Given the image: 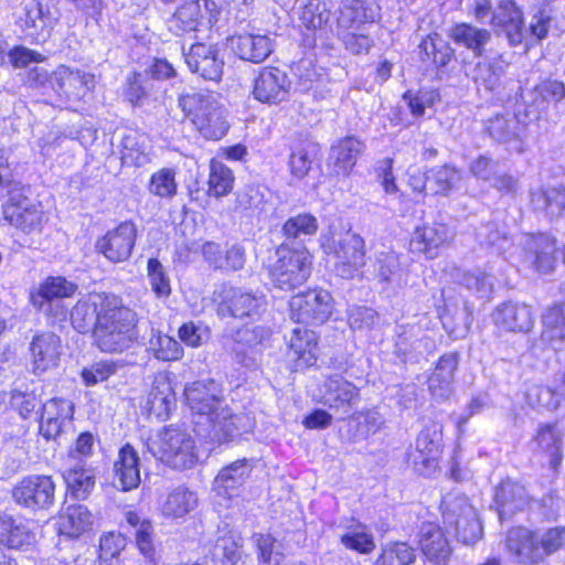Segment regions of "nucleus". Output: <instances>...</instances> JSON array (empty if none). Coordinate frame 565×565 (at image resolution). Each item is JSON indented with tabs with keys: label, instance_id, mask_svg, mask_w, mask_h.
Segmentation results:
<instances>
[{
	"label": "nucleus",
	"instance_id": "1",
	"mask_svg": "<svg viewBox=\"0 0 565 565\" xmlns=\"http://www.w3.org/2000/svg\"><path fill=\"white\" fill-rule=\"evenodd\" d=\"M22 192L23 186L13 180L7 159L0 156V195L9 196L3 206L4 220L24 233H40L46 222L42 205L30 201Z\"/></svg>",
	"mask_w": 565,
	"mask_h": 565
},
{
	"label": "nucleus",
	"instance_id": "2",
	"mask_svg": "<svg viewBox=\"0 0 565 565\" xmlns=\"http://www.w3.org/2000/svg\"><path fill=\"white\" fill-rule=\"evenodd\" d=\"M111 310L102 315L99 324L94 329V339L98 349L106 353H120L132 347L138 338L136 315L116 297Z\"/></svg>",
	"mask_w": 565,
	"mask_h": 565
},
{
	"label": "nucleus",
	"instance_id": "3",
	"mask_svg": "<svg viewBox=\"0 0 565 565\" xmlns=\"http://www.w3.org/2000/svg\"><path fill=\"white\" fill-rule=\"evenodd\" d=\"M179 107L191 120L198 132L207 140H220L228 131L226 109L210 92L181 95Z\"/></svg>",
	"mask_w": 565,
	"mask_h": 565
},
{
	"label": "nucleus",
	"instance_id": "4",
	"mask_svg": "<svg viewBox=\"0 0 565 565\" xmlns=\"http://www.w3.org/2000/svg\"><path fill=\"white\" fill-rule=\"evenodd\" d=\"M505 546L518 563H537L544 555L565 547V529L547 530L540 539L526 527H514L508 532Z\"/></svg>",
	"mask_w": 565,
	"mask_h": 565
},
{
	"label": "nucleus",
	"instance_id": "5",
	"mask_svg": "<svg viewBox=\"0 0 565 565\" xmlns=\"http://www.w3.org/2000/svg\"><path fill=\"white\" fill-rule=\"evenodd\" d=\"M146 447L157 460L174 469L191 468L198 459L192 436L172 426L150 437Z\"/></svg>",
	"mask_w": 565,
	"mask_h": 565
},
{
	"label": "nucleus",
	"instance_id": "6",
	"mask_svg": "<svg viewBox=\"0 0 565 565\" xmlns=\"http://www.w3.org/2000/svg\"><path fill=\"white\" fill-rule=\"evenodd\" d=\"M276 255L277 260L269 268V278L276 288L290 291L307 281L311 275L312 256L306 247L281 244Z\"/></svg>",
	"mask_w": 565,
	"mask_h": 565
},
{
	"label": "nucleus",
	"instance_id": "7",
	"mask_svg": "<svg viewBox=\"0 0 565 565\" xmlns=\"http://www.w3.org/2000/svg\"><path fill=\"white\" fill-rule=\"evenodd\" d=\"M444 523L459 541L472 544L481 537L482 526L476 508L461 493H448L441 502Z\"/></svg>",
	"mask_w": 565,
	"mask_h": 565
},
{
	"label": "nucleus",
	"instance_id": "8",
	"mask_svg": "<svg viewBox=\"0 0 565 565\" xmlns=\"http://www.w3.org/2000/svg\"><path fill=\"white\" fill-rule=\"evenodd\" d=\"M321 246L334 256V271L341 278H354L365 264V243L359 234L348 231L338 237L322 236Z\"/></svg>",
	"mask_w": 565,
	"mask_h": 565
},
{
	"label": "nucleus",
	"instance_id": "9",
	"mask_svg": "<svg viewBox=\"0 0 565 565\" xmlns=\"http://www.w3.org/2000/svg\"><path fill=\"white\" fill-rule=\"evenodd\" d=\"M298 20L305 33L302 43L306 47H320L330 51L334 47L333 30L329 24L330 11L321 0H298Z\"/></svg>",
	"mask_w": 565,
	"mask_h": 565
},
{
	"label": "nucleus",
	"instance_id": "10",
	"mask_svg": "<svg viewBox=\"0 0 565 565\" xmlns=\"http://www.w3.org/2000/svg\"><path fill=\"white\" fill-rule=\"evenodd\" d=\"M216 21V4L212 0H196L180 6L168 20V29L175 36L209 30Z\"/></svg>",
	"mask_w": 565,
	"mask_h": 565
},
{
	"label": "nucleus",
	"instance_id": "11",
	"mask_svg": "<svg viewBox=\"0 0 565 565\" xmlns=\"http://www.w3.org/2000/svg\"><path fill=\"white\" fill-rule=\"evenodd\" d=\"M290 317L298 323L322 324L332 313V296L323 289L295 295L289 302Z\"/></svg>",
	"mask_w": 565,
	"mask_h": 565
},
{
	"label": "nucleus",
	"instance_id": "12",
	"mask_svg": "<svg viewBox=\"0 0 565 565\" xmlns=\"http://www.w3.org/2000/svg\"><path fill=\"white\" fill-rule=\"evenodd\" d=\"M55 489L56 484L51 476L30 475L14 486L12 497L23 508L33 511L47 510L54 504Z\"/></svg>",
	"mask_w": 565,
	"mask_h": 565
},
{
	"label": "nucleus",
	"instance_id": "13",
	"mask_svg": "<svg viewBox=\"0 0 565 565\" xmlns=\"http://www.w3.org/2000/svg\"><path fill=\"white\" fill-rule=\"evenodd\" d=\"M186 403L198 415L206 416L209 422L225 407L222 388L214 380L196 381L184 390Z\"/></svg>",
	"mask_w": 565,
	"mask_h": 565
},
{
	"label": "nucleus",
	"instance_id": "14",
	"mask_svg": "<svg viewBox=\"0 0 565 565\" xmlns=\"http://www.w3.org/2000/svg\"><path fill=\"white\" fill-rule=\"evenodd\" d=\"M440 426L431 422L420 430L416 439V448L409 454L414 469L420 475H429L437 468L441 441Z\"/></svg>",
	"mask_w": 565,
	"mask_h": 565
},
{
	"label": "nucleus",
	"instance_id": "15",
	"mask_svg": "<svg viewBox=\"0 0 565 565\" xmlns=\"http://www.w3.org/2000/svg\"><path fill=\"white\" fill-rule=\"evenodd\" d=\"M137 228L131 222H122L97 239L96 249L111 263L126 262L134 249Z\"/></svg>",
	"mask_w": 565,
	"mask_h": 565
},
{
	"label": "nucleus",
	"instance_id": "16",
	"mask_svg": "<svg viewBox=\"0 0 565 565\" xmlns=\"http://www.w3.org/2000/svg\"><path fill=\"white\" fill-rule=\"evenodd\" d=\"M117 296L105 292H93L79 299L71 311L73 327L81 333L96 329L102 315L111 310L110 306Z\"/></svg>",
	"mask_w": 565,
	"mask_h": 565
},
{
	"label": "nucleus",
	"instance_id": "17",
	"mask_svg": "<svg viewBox=\"0 0 565 565\" xmlns=\"http://www.w3.org/2000/svg\"><path fill=\"white\" fill-rule=\"evenodd\" d=\"M52 90L66 100H81L96 85L95 75L81 70L58 66L52 73Z\"/></svg>",
	"mask_w": 565,
	"mask_h": 565
},
{
	"label": "nucleus",
	"instance_id": "18",
	"mask_svg": "<svg viewBox=\"0 0 565 565\" xmlns=\"http://www.w3.org/2000/svg\"><path fill=\"white\" fill-rule=\"evenodd\" d=\"M498 34L507 38L511 46L522 43L525 33L523 12L513 0H500L490 19Z\"/></svg>",
	"mask_w": 565,
	"mask_h": 565
},
{
	"label": "nucleus",
	"instance_id": "19",
	"mask_svg": "<svg viewBox=\"0 0 565 565\" xmlns=\"http://www.w3.org/2000/svg\"><path fill=\"white\" fill-rule=\"evenodd\" d=\"M218 315L234 318H254L265 306L263 296L243 291L239 288L224 287L220 294Z\"/></svg>",
	"mask_w": 565,
	"mask_h": 565
},
{
	"label": "nucleus",
	"instance_id": "20",
	"mask_svg": "<svg viewBox=\"0 0 565 565\" xmlns=\"http://www.w3.org/2000/svg\"><path fill=\"white\" fill-rule=\"evenodd\" d=\"M290 81L277 67H264L254 79L253 96L267 104H279L288 97Z\"/></svg>",
	"mask_w": 565,
	"mask_h": 565
},
{
	"label": "nucleus",
	"instance_id": "21",
	"mask_svg": "<svg viewBox=\"0 0 565 565\" xmlns=\"http://www.w3.org/2000/svg\"><path fill=\"white\" fill-rule=\"evenodd\" d=\"M322 403L334 412L347 415L360 402V390L340 375H332L324 381Z\"/></svg>",
	"mask_w": 565,
	"mask_h": 565
},
{
	"label": "nucleus",
	"instance_id": "22",
	"mask_svg": "<svg viewBox=\"0 0 565 565\" xmlns=\"http://www.w3.org/2000/svg\"><path fill=\"white\" fill-rule=\"evenodd\" d=\"M185 63L192 73L209 81H220L224 62L213 45L204 43L192 44L189 52L183 53Z\"/></svg>",
	"mask_w": 565,
	"mask_h": 565
},
{
	"label": "nucleus",
	"instance_id": "23",
	"mask_svg": "<svg viewBox=\"0 0 565 565\" xmlns=\"http://www.w3.org/2000/svg\"><path fill=\"white\" fill-rule=\"evenodd\" d=\"M74 405L66 398H51L42 406L40 433L46 439H55L71 423Z\"/></svg>",
	"mask_w": 565,
	"mask_h": 565
},
{
	"label": "nucleus",
	"instance_id": "24",
	"mask_svg": "<svg viewBox=\"0 0 565 565\" xmlns=\"http://www.w3.org/2000/svg\"><path fill=\"white\" fill-rule=\"evenodd\" d=\"M254 466L253 459L243 458L222 468L213 482L216 494L228 499L236 497L249 478Z\"/></svg>",
	"mask_w": 565,
	"mask_h": 565
},
{
	"label": "nucleus",
	"instance_id": "25",
	"mask_svg": "<svg viewBox=\"0 0 565 565\" xmlns=\"http://www.w3.org/2000/svg\"><path fill=\"white\" fill-rule=\"evenodd\" d=\"M452 238L450 228L444 223H431L417 226L409 242L411 250L435 257L437 249Z\"/></svg>",
	"mask_w": 565,
	"mask_h": 565
},
{
	"label": "nucleus",
	"instance_id": "26",
	"mask_svg": "<svg viewBox=\"0 0 565 565\" xmlns=\"http://www.w3.org/2000/svg\"><path fill=\"white\" fill-rule=\"evenodd\" d=\"M210 422L212 438L217 443L233 440L254 427L253 418L248 414H233L226 406Z\"/></svg>",
	"mask_w": 565,
	"mask_h": 565
},
{
	"label": "nucleus",
	"instance_id": "27",
	"mask_svg": "<svg viewBox=\"0 0 565 565\" xmlns=\"http://www.w3.org/2000/svg\"><path fill=\"white\" fill-rule=\"evenodd\" d=\"M31 361L35 373H43L57 366L61 356V340L52 332H43L30 344Z\"/></svg>",
	"mask_w": 565,
	"mask_h": 565
},
{
	"label": "nucleus",
	"instance_id": "28",
	"mask_svg": "<svg viewBox=\"0 0 565 565\" xmlns=\"http://www.w3.org/2000/svg\"><path fill=\"white\" fill-rule=\"evenodd\" d=\"M493 321L505 331L526 333L533 328L534 313L530 306L510 301L497 308Z\"/></svg>",
	"mask_w": 565,
	"mask_h": 565
},
{
	"label": "nucleus",
	"instance_id": "29",
	"mask_svg": "<svg viewBox=\"0 0 565 565\" xmlns=\"http://www.w3.org/2000/svg\"><path fill=\"white\" fill-rule=\"evenodd\" d=\"M377 14L379 8L367 0H342L337 17V29L359 30L364 24L373 23Z\"/></svg>",
	"mask_w": 565,
	"mask_h": 565
},
{
	"label": "nucleus",
	"instance_id": "30",
	"mask_svg": "<svg viewBox=\"0 0 565 565\" xmlns=\"http://www.w3.org/2000/svg\"><path fill=\"white\" fill-rule=\"evenodd\" d=\"M418 537L420 548L429 562L437 564L447 562L451 548L438 524L423 522L419 527Z\"/></svg>",
	"mask_w": 565,
	"mask_h": 565
},
{
	"label": "nucleus",
	"instance_id": "31",
	"mask_svg": "<svg viewBox=\"0 0 565 565\" xmlns=\"http://www.w3.org/2000/svg\"><path fill=\"white\" fill-rule=\"evenodd\" d=\"M175 405V394L170 380L166 374L156 375L145 407L157 418L166 420Z\"/></svg>",
	"mask_w": 565,
	"mask_h": 565
},
{
	"label": "nucleus",
	"instance_id": "32",
	"mask_svg": "<svg viewBox=\"0 0 565 565\" xmlns=\"http://www.w3.org/2000/svg\"><path fill=\"white\" fill-rule=\"evenodd\" d=\"M529 503L525 488L510 479L502 481L494 492V504L501 520L522 511Z\"/></svg>",
	"mask_w": 565,
	"mask_h": 565
},
{
	"label": "nucleus",
	"instance_id": "33",
	"mask_svg": "<svg viewBox=\"0 0 565 565\" xmlns=\"http://www.w3.org/2000/svg\"><path fill=\"white\" fill-rule=\"evenodd\" d=\"M63 478L66 483L67 492L76 500H86L96 483V476L93 468L87 466L82 459L70 462L68 467L63 472Z\"/></svg>",
	"mask_w": 565,
	"mask_h": 565
},
{
	"label": "nucleus",
	"instance_id": "34",
	"mask_svg": "<svg viewBox=\"0 0 565 565\" xmlns=\"http://www.w3.org/2000/svg\"><path fill=\"white\" fill-rule=\"evenodd\" d=\"M526 256L539 274H551L555 268V239L546 234L531 236L526 243Z\"/></svg>",
	"mask_w": 565,
	"mask_h": 565
},
{
	"label": "nucleus",
	"instance_id": "35",
	"mask_svg": "<svg viewBox=\"0 0 565 565\" xmlns=\"http://www.w3.org/2000/svg\"><path fill=\"white\" fill-rule=\"evenodd\" d=\"M364 150V143L353 136L339 140L330 150V163L338 175H349Z\"/></svg>",
	"mask_w": 565,
	"mask_h": 565
},
{
	"label": "nucleus",
	"instance_id": "36",
	"mask_svg": "<svg viewBox=\"0 0 565 565\" xmlns=\"http://www.w3.org/2000/svg\"><path fill=\"white\" fill-rule=\"evenodd\" d=\"M116 484L124 491L137 488L140 483L139 457L135 448L126 444L114 465Z\"/></svg>",
	"mask_w": 565,
	"mask_h": 565
},
{
	"label": "nucleus",
	"instance_id": "37",
	"mask_svg": "<svg viewBox=\"0 0 565 565\" xmlns=\"http://www.w3.org/2000/svg\"><path fill=\"white\" fill-rule=\"evenodd\" d=\"M232 49L245 61L263 62L273 51V43L265 34H241L232 39Z\"/></svg>",
	"mask_w": 565,
	"mask_h": 565
},
{
	"label": "nucleus",
	"instance_id": "38",
	"mask_svg": "<svg viewBox=\"0 0 565 565\" xmlns=\"http://www.w3.org/2000/svg\"><path fill=\"white\" fill-rule=\"evenodd\" d=\"M449 36L455 44L471 51L477 57L483 54L486 45L491 40L489 30L465 22L451 26Z\"/></svg>",
	"mask_w": 565,
	"mask_h": 565
},
{
	"label": "nucleus",
	"instance_id": "39",
	"mask_svg": "<svg viewBox=\"0 0 565 565\" xmlns=\"http://www.w3.org/2000/svg\"><path fill=\"white\" fill-rule=\"evenodd\" d=\"M289 353L297 361L299 367L310 366L317 361L318 337L315 331L307 328L292 330Z\"/></svg>",
	"mask_w": 565,
	"mask_h": 565
},
{
	"label": "nucleus",
	"instance_id": "40",
	"mask_svg": "<svg viewBox=\"0 0 565 565\" xmlns=\"http://www.w3.org/2000/svg\"><path fill=\"white\" fill-rule=\"evenodd\" d=\"M76 289L77 286L64 277H49L40 285L36 292L31 294V302L39 310H43L50 301L71 297Z\"/></svg>",
	"mask_w": 565,
	"mask_h": 565
},
{
	"label": "nucleus",
	"instance_id": "41",
	"mask_svg": "<svg viewBox=\"0 0 565 565\" xmlns=\"http://www.w3.org/2000/svg\"><path fill=\"white\" fill-rule=\"evenodd\" d=\"M58 18L53 15L49 8H45L38 0H30L24 6V24L26 29H32L45 40L55 24Z\"/></svg>",
	"mask_w": 565,
	"mask_h": 565
},
{
	"label": "nucleus",
	"instance_id": "42",
	"mask_svg": "<svg viewBox=\"0 0 565 565\" xmlns=\"http://www.w3.org/2000/svg\"><path fill=\"white\" fill-rule=\"evenodd\" d=\"M541 339L553 350L558 351L565 343V316L561 306L548 308L543 315Z\"/></svg>",
	"mask_w": 565,
	"mask_h": 565
},
{
	"label": "nucleus",
	"instance_id": "43",
	"mask_svg": "<svg viewBox=\"0 0 565 565\" xmlns=\"http://www.w3.org/2000/svg\"><path fill=\"white\" fill-rule=\"evenodd\" d=\"M462 173L452 166H441L426 172V184L436 194L447 195L460 188Z\"/></svg>",
	"mask_w": 565,
	"mask_h": 565
},
{
	"label": "nucleus",
	"instance_id": "44",
	"mask_svg": "<svg viewBox=\"0 0 565 565\" xmlns=\"http://www.w3.org/2000/svg\"><path fill=\"white\" fill-rule=\"evenodd\" d=\"M531 203L536 211L545 212L550 217L565 213V188L550 186L531 194Z\"/></svg>",
	"mask_w": 565,
	"mask_h": 565
},
{
	"label": "nucleus",
	"instance_id": "45",
	"mask_svg": "<svg viewBox=\"0 0 565 565\" xmlns=\"http://www.w3.org/2000/svg\"><path fill=\"white\" fill-rule=\"evenodd\" d=\"M374 276L381 284L402 287L406 281L403 279L399 257L394 252H381L376 255L374 264Z\"/></svg>",
	"mask_w": 565,
	"mask_h": 565
},
{
	"label": "nucleus",
	"instance_id": "46",
	"mask_svg": "<svg viewBox=\"0 0 565 565\" xmlns=\"http://www.w3.org/2000/svg\"><path fill=\"white\" fill-rule=\"evenodd\" d=\"M92 524V514L82 504L70 505L60 515L58 529L61 534L77 537Z\"/></svg>",
	"mask_w": 565,
	"mask_h": 565
},
{
	"label": "nucleus",
	"instance_id": "47",
	"mask_svg": "<svg viewBox=\"0 0 565 565\" xmlns=\"http://www.w3.org/2000/svg\"><path fill=\"white\" fill-rule=\"evenodd\" d=\"M562 431L556 424H544L539 427L535 441L540 449L550 456V465L556 469L562 459Z\"/></svg>",
	"mask_w": 565,
	"mask_h": 565
},
{
	"label": "nucleus",
	"instance_id": "48",
	"mask_svg": "<svg viewBox=\"0 0 565 565\" xmlns=\"http://www.w3.org/2000/svg\"><path fill=\"white\" fill-rule=\"evenodd\" d=\"M489 135L503 143H519V121L510 114H498L487 121Z\"/></svg>",
	"mask_w": 565,
	"mask_h": 565
},
{
	"label": "nucleus",
	"instance_id": "49",
	"mask_svg": "<svg viewBox=\"0 0 565 565\" xmlns=\"http://www.w3.org/2000/svg\"><path fill=\"white\" fill-rule=\"evenodd\" d=\"M396 342L395 353L403 362H415L418 361L423 354V339L419 335V329L412 327L406 330L404 327H399Z\"/></svg>",
	"mask_w": 565,
	"mask_h": 565
},
{
	"label": "nucleus",
	"instance_id": "50",
	"mask_svg": "<svg viewBox=\"0 0 565 565\" xmlns=\"http://www.w3.org/2000/svg\"><path fill=\"white\" fill-rule=\"evenodd\" d=\"M196 504V494L186 488L179 487L168 494L162 505V512L168 516L182 518L194 510Z\"/></svg>",
	"mask_w": 565,
	"mask_h": 565
},
{
	"label": "nucleus",
	"instance_id": "51",
	"mask_svg": "<svg viewBox=\"0 0 565 565\" xmlns=\"http://www.w3.org/2000/svg\"><path fill=\"white\" fill-rule=\"evenodd\" d=\"M148 350L161 361H178L183 356L182 345L173 338L161 331L152 330L148 342Z\"/></svg>",
	"mask_w": 565,
	"mask_h": 565
},
{
	"label": "nucleus",
	"instance_id": "52",
	"mask_svg": "<svg viewBox=\"0 0 565 565\" xmlns=\"http://www.w3.org/2000/svg\"><path fill=\"white\" fill-rule=\"evenodd\" d=\"M127 523L135 530L136 544L141 554L151 562L154 548L152 544V525L148 520H142L136 512L128 511L125 515Z\"/></svg>",
	"mask_w": 565,
	"mask_h": 565
},
{
	"label": "nucleus",
	"instance_id": "53",
	"mask_svg": "<svg viewBox=\"0 0 565 565\" xmlns=\"http://www.w3.org/2000/svg\"><path fill=\"white\" fill-rule=\"evenodd\" d=\"M234 183L232 170L222 161L212 159L210 162L209 194L215 198L227 195Z\"/></svg>",
	"mask_w": 565,
	"mask_h": 565
},
{
	"label": "nucleus",
	"instance_id": "54",
	"mask_svg": "<svg viewBox=\"0 0 565 565\" xmlns=\"http://www.w3.org/2000/svg\"><path fill=\"white\" fill-rule=\"evenodd\" d=\"M504 70L505 62L495 58L490 63L479 62L470 76L478 86H483L487 90H494L500 85Z\"/></svg>",
	"mask_w": 565,
	"mask_h": 565
},
{
	"label": "nucleus",
	"instance_id": "55",
	"mask_svg": "<svg viewBox=\"0 0 565 565\" xmlns=\"http://www.w3.org/2000/svg\"><path fill=\"white\" fill-rule=\"evenodd\" d=\"M526 401L532 407L556 411L565 397L559 395L558 384L555 387L535 385L527 391Z\"/></svg>",
	"mask_w": 565,
	"mask_h": 565
},
{
	"label": "nucleus",
	"instance_id": "56",
	"mask_svg": "<svg viewBox=\"0 0 565 565\" xmlns=\"http://www.w3.org/2000/svg\"><path fill=\"white\" fill-rule=\"evenodd\" d=\"M319 228L318 220L310 213H300L289 217L282 225V233L286 238H299L312 236Z\"/></svg>",
	"mask_w": 565,
	"mask_h": 565
},
{
	"label": "nucleus",
	"instance_id": "57",
	"mask_svg": "<svg viewBox=\"0 0 565 565\" xmlns=\"http://www.w3.org/2000/svg\"><path fill=\"white\" fill-rule=\"evenodd\" d=\"M178 183L172 168H162L154 172L149 182V192L156 196L170 199L177 194Z\"/></svg>",
	"mask_w": 565,
	"mask_h": 565
},
{
	"label": "nucleus",
	"instance_id": "58",
	"mask_svg": "<svg viewBox=\"0 0 565 565\" xmlns=\"http://www.w3.org/2000/svg\"><path fill=\"white\" fill-rule=\"evenodd\" d=\"M459 282L467 289L475 291L480 297H489L493 290V277L481 268H475L462 273Z\"/></svg>",
	"mask_w": 565,
	"mask_h": 565
},
{
	"label": "nucleus",
	"instance_id": "59",
	"mask_svg": "<svg viewBox=\"0 0 565 565\" xmlns=\"http://www.w3.org/2000/svg\"><path fill=\"white\" fill-rule=\"evenodd\" d=\"M6 56L9 57L11 64L15 67L26 66L30 62H41L43 56L30 49L17 46L9 50V45L0 34V65L4 63Z\"/></svg>",
	"mask_w": 565,
	"mask_h": 565
},
{
	"label": "nucleus",
	"instance_id": "60",
	"mask_svg": "<svg viewBox=\"0 0 565 565\" xmlns=\"http://www.w3.org/2000/svg\"><path fill=\"white\" fill-rule=\"evenodd\" d=\"M335 35L343 43L347 51L354 55L367 54L373 46V40L363 32L356 30H335Z\"/></svg>",
	"mask_w": 565,
	"mask_h": 565
},
{
	"label": "nucleus",
	"instance_id": "61",
	"mask_svg": "<svg viewBox=\"0 0 565 565\" xmlns=\"http://www.w3.org/2000/svg\"><path fill=\"white\" fill-rule=\"evenodd\" d=\"M315 158L316 150L313 146L295 148L289 157L291 174L297 179H303L310 171Z\"/></svg>",
	"mask_w": 565,
	"mask_h": 565
},
{
	"label": "nucleus",
	"instance_id": "62",
	"mask_svg": "<svg viewBox=\"0 0 565 565\" xmlns=\"http://www.w3.org/2000/svg\"><path fill=\"white\" fill-rule=\"evenodd\" d=\"M147 273L151 289L157 297H168L171 294V287L163 265L157 258H149Z\"/></svg>",
	"mask_w": 565,
	"mask_h": 565
},
{
	"label": "nucleus",
	"instance_id": "63",
	"mask_svg": "<svg viewBox=\"0 0 565 565\" xmlns=\"http://www.w3.org/2000/svg\"><path fill=\"white\" fill-rule=\"evenodd\" d=\"M341 543L347 548L362 554H369L375 548L373 535L363 525H359L358 529H353L342 535Z\"/></svg>",
	"mask_w": 565,
	"mask_h": 565
},
{
	"label": "nucleus",
	"instance_id": "64",
	"mask_svg": "<svg viewBox=\"0 0 565 565\" xmlns=\"http://www.w3.org/2000/svg\"><path fill=\"white\" fill-rule=\"evenodd\" d=\"M351 420L356 424L355 437L360 439L375 434L383 425V418L375 409L355 413L352 415Z\"/></svg>",
	"mask_w": 565,
	"mask_h": 565
}]
</instances>
